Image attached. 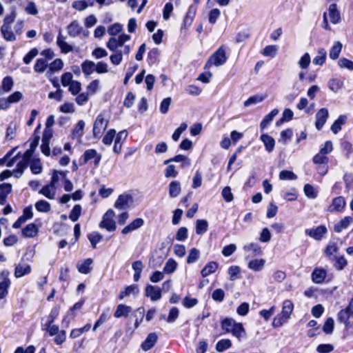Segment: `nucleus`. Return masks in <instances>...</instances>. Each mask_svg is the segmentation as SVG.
<instances>
[{"label": "nucleus", "instance_id": "nucleus-1", "mask_svg": "<svg viewBox=\"0 0 353 353\" xmlns=\"http://www.w3.org/2000/svg\"><path fill=\"white\" fill-rule=\"evenodd\" d=\"M122 26L118 23L111 25L108 28V33L112 37L108 41L106 46L113 52L110 57V60L114 65H119L123 60V55L129 54L131 50L129 45L124 46L125 42L130 40V35L122 34L118 37H115L122 31Z\"/></svg>", "mask_w": 353, "mask_h": 353}, {"label": "nucleus", "instance_id": "nucleus-2", "mask_svg": "<svg viewBox=\"0 0 353 353\" xmlns=\"http://www.w3.org/2000/svg\"><path fill=\"white\" fill-rule=\"evenodd\" d=\"M221 329L224 334L231 333L239 341L245 338L246 332L241 323H237L232 318H225L221 321Z\"/></svg>", "mask_w": 353, "mask_h": 353}, {"label": "nucleus", "instance_id": "nucleus-3", "mask_svg": "<svg viewBox=\"0 0 353 353\" xmlns=\"http://www.w3.org/2000/svg\"><path fill=\"white\" fill-rule=\"evenodd\" d=\"M227 59L228 57L226 56L223 46H221L210 57L205 65V68H209L212 65H222L227 61Z\"/></svg>", "mask_w": 353, "mask_h": 353}, {"label": "nucleus", "instance_id": "nucleus-4", "mask_svg": "<svg viewBox=\"0 0 353 353\" xmlns=\"http://www.w3.org/2000/svg\"><path fill=\"white\" fill-rule=\"evenodd\" d=\"M350 318H353V297L350 300L347 306L340 310L337 314L338 321L343 323L346 329L350 327Z\"/></svg>", "mask_w": 353, "mask_h": 353}, {"label": "nucleus", "instance_id": "nucleus-5", "mask_svg": "<svg viewBox=\"0 0 353 353\" xmlns=\"http://www.w3.org/2000/svg\"><path fill=\"white\" fill-rule=\"evenodd\" d=\"M68 34L70 37L74 38L79 37L81 34L84 37H87L89 34L88 30H83L80 23L77 20L72 21L67 26Z\"/></svg>", "mask_w": 353, "mask_h": 353}, {"label": "nucleus", "instance_id": "nucleus-6", "mask_svg": "<svg viewBox=\"0 0 353 353\" xmlns=\"http://www.w3.org/2000/svg\"><path fill=\"white\" fill-rule=\"evenodd\" d=\"M108 121L105 120L103 114L97 116L93 125V136L95 139H99L103 131L107 128Z\"/></svg>", "mask_w": 353, "mask_h": 353}, {"label": "nucleus", "instance_id": "nucleus-7", "mask_svg": "<svg viewBox=\"0 0 353 353\" xmlns=\"http://www.w3.org/2000/svg\"><path fill=\"white\" fill-rule=\"evenodd\" d=\"M114 216V212L110 209L103 216V219L99 224L102 228L106 229L109 232H112L116 230V223L113 220Z\"/></svg>", "mask_w": 353, "mask_h": 353}, {"label": "nucleus", "instance_id": "nucleus-8", "mask_svg": "<svg viewBox=\"0 0 353 353\" xmlns=\"http://www.w3.org/2000/svg\"><path fill=\"white\" fill-rule=\"evenodd\" d=\"M329 116L328 110L323 108L320 109L316 114L315 126L318 130H320L325 123Z\"/></svg>", "mask_w": 353, "mask_h": 353}, {"label": "nucleus", "instance_id": "nucleus-9", "mask_svg": "<svg viewBox=\"0 0 353 353\" xmlns=\"http://www.w3.org/2000/svg\"><path fill=\"white\" fill-rule=\"evenodd\" d=\"M145 296L151 301H157L161 298V290L159 287L148 285L145 287Z\"/></svg>", "mask_w": 353, "mask_h": 353}, {"label": "nucleus", "instance_id": "nucleus-10", "mask_svg": "<svg viewBox=\"0 0 353 353\" xmlns=\"http://www.w3.org/2000/svg\"><path fill=\"white\" fill-rule=\"evenodd\" d=\"M132 201V197L129 194H121L114 203V208L124 210L128 207L129 203Z\"/></svg>", "mask_w": 353, "mask_h": 353}, {"label": "nucleus", "instance_id": "nucleus-11", "mask_svg": "<svg viewBox=\"0 0 353 353\" xmlns=\"http://www.w3.org/2000/svg\"><path fill=\"white\" fill-rule=\"evenodd\" d=\"M158 340V336L156 333H150L146 337L145 340L141 343V348L144 351H148L152 349L156 344Z\"/></svg>", "mask_w": 353, "mask_h": 353}, {"label": "nucleus", "instance_id": "nucleus-12", "mask_svg": "<svg viewBox=\"0 0 353 353\" xmlns=\"http://www.w3.org/2000/svg\"><path fill=\"white\" fill-rule=\"evenodd\" d=\"M327 232V229L323 225H319L315 229L306 230L305 233L315 240H321L323 236Z\"/></svg>", "mask_w": 353, "mask_h": 353}, {"label": "nucleus", "instance_id": "nucleus-13", "mask_svg": "<svg viewBox=\"0 0 353 353\" xmlns=\"http://www.w3.org/2000/svg\"><path fill=\"white\" fill-rule=\"evenodd\" d=\"M327 276V272L323 268H316L312 273V280L314 283H322Z\"/></svg>", "mask_w": 353, "mask_h": 353}, {"label": "nucleus", "instance_id": "nucleus-14", "mask_svg": "<svg viewBox=\"0 0 353 353\" xmlns=\"http://www.w3.org/2000/svg\"><path fill=\"white\" fill-rule=\"evenodd\" d=\"M144 221L141 218L135 219L132 223L126 225L121 231L123 234H127L143 226Z\"/></svg>", "mask_w": 353, "mask_h": 353}, {"label": "nucleus", "instance_id": "nucleus-15", "mask_svg": "<svg viewBox=\"0 0 353 353\" xmlns=\"http://www.w3.org/2000/svg\"><path fill=\"white\" fill-rule=\"evenodd\" d=\"M144 221L141 218L135 219L132 223L126 225L121 231L123 234H127L143 226Z\"/></svg>", "mask_w": 353, "mask_h": 353}, {"label": "nucleus", "instance_id": "nucleus-16", "mask_svg": "<svg viewBox=\"0 0 353 353\" xmlns=\"http://www.w3.org/2000/svg\"><path fill=\"white\" fill-rule=\"evenodd\" d=\"M144 221L141 218L135 219L132 223L126 225L121 231L123 234H127L143 226Z\"/></svg>", "mask_w": 353, "mask_h": 353}, {"label": "nucleus", "instance_id": "nucleus-17", "mask_svg": "<svg viewBox=\"0 0 353 353\" xmlns=\"http://www.w3.org/2000/svg\"><path fill=\"white\" fill-rule=\"evenodd\" d=\"M345 200L343 196H337L332 201V205L329 207L330 212H341L345 206Z\"/></svg>", "mask_w": 353, "mask_h": 353}, {"label": "nucleus", "instance_id": "nucleus-18", "mask_svg": "<svg viewBox=\"0 0 353 353\" xmlns=\"http://www.w3.org/2000/svg\"><path fill=\"white\" fill-rule=\"evenodd\" d=\"M328 14L330 21L334 24H337L341 21V14L337 9L336 3H332L328 8Z\"/></svg>", "mask_w": 353, "mask_h": 353}, {"label": "nucleus", "instance_id": "nucleus-19", "mask_svg": "<svg viewBox=\"0 0 353 353\" xmlns=\"http://www.w3.org/2000/svg\"><path fill=\"white\" fill-rule=\"evenodd\" d=\"M92 263L93 260L90 258L86 259L81 263H78L77 265L78 271L81 274H89L92 269L91 267Z\"/></svg>", "mask_w": 353, "mask_h": 353}, {"label": "nucleus", "instance_id": "nucleus-20", "mask_svg": "<svg viewBox=\"0 0 353 353\" xmlns=\"http://www.w3.org/2000/svg\"><path fill=\"white\" fill-rule=\"evenodd\" d=\"M170 162H181L182 164L181 167L182 168L185 167L190 166L191 164L190 159H188L186 156L183 154H178L173 158H170L164 161V164L167 165Z\"/></svg>", "mask_w": 353, "mask_h": 353}, {"label": "nucleus", "instance_id": "nucleus-21", "mask_svg": "<svg viewBox=\"0 0 353 353\" xmlns=\"http://www.w3.org/2000/svg\"><path fill=\"white\" fill-rule=\"evenodd\" d=\"M37 233L38 228L34 223H29L22 230V235L28 238H32L35 236Z\"/></svg>", "mask_w": 353, "mask_h": 353}, {"label": "nucleus", "instance_id": "nucleus-22", "mask_svg": "<svg viewBox=\"0 0 353 353\" xmlns=\"http://www.w3.org/2000/svg\"><path fill=\"white\" fill-rule=\"evenodd\" d=\"M343 45L340 41H334L333 46L330 50L329 57L332 60H336L339 58L341 52Z\"/></svg>", "mask_w": 353, "mask_h": 353}, {"label": "nucleus", "instance_id": "nucleus-23", "mask_svg": "<svg viewBox=\"0 0 353 353\" xmlns=\"http://www.w3.org/2000/svg\"><path fill=\"white\" fill-rule=\"evenodd\" d=\"M181 191V183L178 181H173L169 184V196L175 198L180 194Z\"/></svg>", "mask_w": 353, "mask_h": 353}, {"label": "nucleus", "instance_id": "nucleus-24", "mask_svg": "<svg viewBox=\"0 0 353 353\" xmlns=\"http://www.w3.org/2000/svg\"><path fill=\"white\" fill-rule=\"evenodd\" d=\"M1 32L3 39L7 41H14L16 40V36L12 32L11 27L6 25H2L1 28Z\"/></svg>", "mask_w": 353, "mask_h": 353}, {"label": "nucleus", "instance_id": "nucleus-25", "mask_svg": "<svg viewBox=\"0 0 353 353\" xmlns=\"http://www.w3.org/2000/svg\"><path fill=\"white\" fill-rule=\"evenodd\" d=\"M347 116L345 115H340L339 118L333 123L331 126V130L334 134H337L342 128V125H344L347 121Z\"/></svg>", "mask_w": 353, "mask_h": 353}, {"label": "nucleus", "instance_id": "nucleus-26", "mask_svg": "<svg viewBox=\"0 0 353 353\" xmlns=\"http://www.w3.org/2000/svg\"><path fill=\"white\" fill-rule=\"evenodd\" d=\"M294 305L290 300H285L283 303L282 311L281 315L288 319L293 311Z\"/></svg>", "mask_w": 353, "mask_h": 353}, {"label": "nucleus", "instance_id": "nucleus-27", "mask_svg": "<svg viewBox=\"0 0 353 353\" xmlns=\"http://www.w3.org/2000/svg\"><path fill=\"white\" fill-rule=\"evenodd\" d=\"M56 192L55 185L50 183L48 185H45L39 191V193L44 195L48 199H52L54 198Z\"/></svg>", "mask_w": 353, "mask_h": 353}, {"label": "nucleus", "instance_id": "nucleus-28", "mask_svg": "<svg viewBox=\"0 0 353 353\" xmlns=\"http://www.w3.org/2000/svg\"><path fill=\"white\" fill-rule=\"evenodd\" d=\"M261 140L263 143L265 150L268 152H271L274 150L275 145V141L272 137L265 134H262L261 136Z\"/></svg>", "mask_w": 353, "mask_h": 353}, {"label": "nucleus", "instance_id": "nucleus-29", "mask_svg": "<svg viewBox=\"0 0 353 353\" xmlns=\"http://www.w3.org/2000/svg\"><path fill=\"white\" fill-rule=\"evenodd\" d=\"M353 221V218L345 216L334 225V230L336 232H341L343 229L347 228Z\"/></svg>", "mask_w": 353, "mask_h": 353}, {"label": "nucleus", "instance_id": "nucleus-30", "mask_svg": "<svg viewBox=\"0 0 353 353\" xmlns=\"http://www.w3.org/2000/svg\"><path fill=\"white\" fill-rule=\"evenodd\" d=\"M218 268V263L215 261L208 263L201 271L203 277H206L215 272Z\"/></svg>", "mask_w": 353, "mask_h": 353}, {"label": "nucleus", "instance_id": "nucleus-31", "mask_svg": "<svg viewBox=\"0 0 353 353\" xmlns=\"http://www.w3.org/2000/svg\"><path fill=\"white\" fill-rule=\"evenodd\" d=\"M131 312V307L130 306L119 304L117 305L116 311L114 312V316L115 318H121L122 316H127Z\"/></svg>", "mask_w": 353, "mask_h": 353}, {"label": "nucleus", "instance_id": "nucleus-32", "mask_svg": "<svg viewBox=\"0 0 353 353\" xmlns=\"http://www.w3.org/2000/svg\"><path fill=\"white\" fill-rule=\"evenodd\" d=\"M279 114L277 109L272 110L268 114H267L260 123L261 130H264L272 121L274 117Z\"/></svg>", "mask_w": 353, "mask_h": 353}, {"label": "nucleus", "instance_id": "nucleus-33", "mask_svg": "<svg viewBox=\"0 0 353 353\" xmlns=\"http://www.w3.org/2000/svg\"><path fill=\"white\" fill-rule=\"evenodd\" d=\"M327 52L321 48L318 50V55L313 59V63L316 65H322L326 60Z\"/></svg>", "mask_w": 353, "mask_h": 353}, {"label": "nucleus", "instance_id": "nucleus-34", "mask_svg": "<svg viewBox=\"0 0 353 353\" xmlns=\"http://www.w3.org/2000/svg\"><path fill=\"white\" fill-rule=\"evenodd\" d=\"M81 68L83 74L88 77L95 71V63L89 60H85L81 64Z\"/></svg>", "mask_w": 353, "mask_h": 353}, {"label": "nucleus", "instance_id": "nucleus-35", "mask_svg": "<svg viewBox=\"0 0 353 353\" xmlns=\"http://www.w3.org/2000/svg\"><path fill=\"white\" fill-rule=\"evenodd\" d=\"M265 263L264 259H253L248 263V268L255 272H259L263 270Z\"/></svg>", "mask_w": 353, "mask_h": 353}, {"label": "nucleus", "instance_id": "nucleus-36", "mask_svg": "<svg viewBox=\"0 0 353 353\" xmlns=\"http://www.w3.org/2000/svg\"><path fill=\"white\" fill-rule=\"evenodd\" d=\"M196 14V8L193 7L192 6H190L188 8V10L183 19V24L184 26H190Z\"/></svg>", "mask_w": 353, "mask_h": 353}, {"label": "nucleus", "instance_id": "nucleus-37", "mask_svg": "<svg viewBox=\"0 0 353 353\" xmlns=\"http://www.w3.org/2000/svg\"><path fill=\"white\" fill-rule=\"evenodd\" d=\"M60 307L59 306L54 307L51 311L50 314L42 319L43 321L45 319H47L46 323L44 324L45 325H49L50 324H52L54 320L57 318L59 314Z\"/></svg>", "mask_w": 353, "mask_h": 353}, {"label": "nucleus", "instance_id": "nucleus-38", "mask_svg": "<svg viewBox=\"0 0 353 353\" xmlns=\"http://www.w3.org/2000/svg\"><path fill=\"white\" fill-rule=\"evenodd\" d=\"M85 127V122L83 120H80L77 123L76 126L72 130V137L73 139L81 138L83 134V129Z\"/></svg>", "mask_w": 353, "mask_h": 353}, {"label": "nucleus", "instance_id": "nucleus-39", "mask_svg": "<svg viewBox=\"0 0 353 353\" xmlns=\"http://www.w3.org/2000/svg\"><path fill=\"white\" fill-rule=\"evenodd\" d=\"M208 228V223L206 220L199 219L196 223V233L201 235L207 232Z\"/></svg>", "mask_w": 353, "mask_h": 353}, {"label": "nucleus", "instance_id": "nucleus-40", "mask_svg": "<svg viewBox=\"0 0 353 353\" xmlns=\"http://www.w3.org/2000/svg\"><path fill=\"white\" fill-rule=\"evenodd\" d=\"M31 268L29 265H26L25 266L18 265L16 266L14 270V276L17 278L21 277L26 274H28L30 272Z\"/></svg>", "mask_w": 353, "mask_h": 353}, {"label": "nucleus", "instance_id": "nucleus-41", "mask_svg": "<svg viewBox=\"0 0 353 353\" xmlns=\"http://www.w3.org/2000/svg\"><path fill=\"white\" fill-rule=\"evenodd\" d=\"M232 346V341L230 339H221L216 345V350L219 352H223Z\"/></svg>", "mask_w": 353, "mask_h": 353}, {"label": "nucleus", "instance_id": "nucleus-42", "mask_svg": "<svg viewBox=\"0 0 353 353\" xmlns=\"http://www.w3.org/2000/svg\"><path fill=\"white\" fill-rule=\"evenodd\" d=\"M159 56V50L157 48H152L150 50L147 56V61L148 64L152 65L157 63Z\"/></svg>", "mask_w": 353, "mask_h": 353}, {"label": "nucleus", "instance_id": "nucleus-43", "mask_svg": "<svg viewBox=\"0 0 353 353\" xmlns=\"http://www.w3.org/2000/svg\"><path fill=\"white\" fill-rule=\"evenodd\" d=\"M10 285V281L8 278L4 279L0 283V299H3L8 294V289Z\"/></svg>", "mask_w": 353, "mask_h": 353}, {"label": "nucleus", "instance_id": "nucleus-44", "mask_svg": "<svg viewBox=\"0 0 353 353\" xmlns=\"http://www.w3.org/2000/svg\"><path fill=\"white\" fill-rule=\"evenodd\" d=\"M177 267V263L172 259H170L166 262L163 268V273L172 274L173 273Z\"/></svg>", "mask_w": 353, "mask_h": 353}, {"label": "nucleus", "instance_id": "nucleus-45", "mask_svg": "<svg viewBox=\"0 0 353 353\" xmlns=\"http://www.w3.org/2000/svg\"><path fill=\"white\" fill-rule=\"evenodd\" d=\"M48 64L45 59H38L34 64V70L37 72H43Z\"/></svg>", "mask_w": 353, "mask_h": 353}, {"label": "nucleus", "instance_id": "nucleus-46", "mask_svg": "<svg viewBox=\"0 0 353 353\" xmlns=\"http://www.w3.org/2000/svg\"><path fill=\"white\" fill-rule=\"evenodd\" d=\"M245 252L252 251L254 255H259L262 253L260 245L256 243H251L243 247Z\"/></svg>", "mask_w": 353, "mask_h": 353}, {"label": "nucleus", "instance_id": "nucleus-47", "mask_svg": "<svg viewBox=\"0 0 353 353\" xmlns=\"http://www.w3.org/2000/svg\"><path fill=\"white\" fill-rule=\"evenodd\" d=\"M304 193L309 199H316L318 196L317 191L315 190L314 188L310 184H305L304 185Z\"/></svg>", "mask_w": 353, "mask_h": 353}, {"label": "nucleus", "instance_id": "nucleus-48", "mask_svg": "<svg viewBox=\"0 0 353 353\" xmlns=\"http://www.w3.org/2000/svg\"><path fill=\"white\" fill-rule=\"evenodd\" d=\"M35 208L41 212H48L50 210V205L44 200H40L35 203Z\"/></svg>", "mask_w": 353, "mask_h": 353}, {"label": "nucleus", "instance_id": "nucleus-49", "mask_svg": "<svg viewBox=\"0 0 353 353\" xmlns=\"http://www.w3.org/2000/svg\"><path fill=\"white\" fill-rule=\"evenodd\" d=\"M200 252L196 248H192L188 254V258H187V263H195L199 258Z\"/></svg>", "mask_w": 353, "mask_h": 353}, {"label": "nucleus", "instance_id": "nucleus-50", "mask_svg": "<svg viewBox=\"0 0 353 353\" xmlns=\"http://www.w3.org/2000/svg\"><path fill=\"white\" fill-rule=\"evenodd\" d=\"M81 213V207L80 205H75L71 210L69 218L73 222L77 221Z\"/></svg>", "mask_w": 353, "mask_h": 353}, {"label": "nucleus", "instance_id": "nucleus-51", "mask_svg": "<svg viewBox=\"0 0 353 353\" xmlns=\"http://www.w3.org/2000/svg\"><path fill=\"white\" fill-rule=\"evenodd\" d=\"M68 172V171L63 172L54 170L52 176L50 183L55 185V184L59 181V179L64 180V179L66 177V174Z\"/></svg>", "mask_w": 353, "mask_h": 353}, {"label": "nucleus", "instance_id": "nucleus-52", "mask_svg": "<svg viewBox=\"0 0 353 353\" xmlns=\"http://www.w3.org/2000/svg\"><path fill=\"white\" fill-rule=\"evenodd\" d=\"M63 67V61L61 59H57L53 61L49 65V71L54 72L61 70Z\"/></svg>", "mask_w": 353, "mask_h": 353}, {"label": "nucleus", "instance_id": "nucleus-53", "mask_svg": "<svg viewBox=\"0 0 353 353\" xmlns=\"http://www.w3.org/2000/svg\"><path fill=\"white\" fill-rule=\"evenodd\" d=\"M102 238V236L97 232H92L88 235V239L93 248H96L97 244L101 241Z\"/></svg>", "mask_w": 353, "mask_h": 353}, {"label": "nucleus", "instance_id": "nucleus-54", "mask_svg": "<svg viewBox=\"0 0 353 353\" xmlns=\"http://www.w3.org/2000/svg\"><path fill=\"white\" fill-rule=\"evenodd\" d=\"M89 5L88 0H78L72 3V8L77 10L82 11L85 10Z\"/></svg>", "mask_w": 353, "mask_h": 353}, {"label": "nucleus", "instance_id": "nucleus-55", "mask_svg": "<svg viewBox=\"0 0 353 353\" xmlns=\"http://www.w3.org/2000/svg\"><path fill=\"white\" fill-rule=\"evenodd\" d=\"M116 135V131L113 129H111L107 132L105 135L103 137L102 139V142L107 145H110L113 141V139Z\"/></svg>", "mask_w": 353, "mask_h": 353}, {"label": "nucleus", "instance_id": "nucleus-56", "mask_svg": "<svg viewBox=\"0 0 353 353\" xmlns=\"http://www.w3.org/2000/svg\"><path fill=\"white\" fill-rule=\"evenodd\" d=\"M334 322L332 318H327L323 325V330L327 334H332L334 330Z\"/></svg>", "mask_w": 353, "mask_h": 353}, {"label": "nucleus", "instance_id": "nucleus-57", "mask_svg": "<svg viewBox=\"0 0 353 353\" xmlns=\"http://www.w3.org/2000/svg\"><path fill=\"white\" fill-rule=\"evenodd\" d=\"M27 165H28L26 163H23L22 161L19 162L17 164L16 168L12 172V174L14 176V177H16V178L21 177V176L23 173V171L26 169V168L27 167Z\"/></svg>", "mask_w": 353, "mask_h": 353}, {"label": "nucleus", "instance_id": "nucleus-58", "mask_svg": "<svg viewBox=\"0 0 353 353\" xmlns=\"http://www.w3.org/2000/svg\"><path fill=\"white\" fill-rule=\"evenodd\" d=\"M279 179L281 180H295L297 179V176L289 170H282L279 174Z\"/></svg>", "mask_w": 353, "mask_h": 353}, {"label": "nucleus", "instance_id": "nucleus-59", "mask_svg": "<svg viewBox=\"0 0 353 353\" xmlns=\"http://www.w3.org/2000/svg\"><path fill=\"white\" fill-rule=\"evenodd\" d=\"M68 86V90L72 95L78 94L81 90V84L78 81H73Z\"/></svg>", "mask_w": 353, "mask_h": 353}, {"label": "nucleus", "instance_id": "nucleus-60", "mask_svg": "<svg viewBox=\"0 0 353 353\" xmlns=\"http://www.w3.org/2000/svg\"><path fill=\"white\" fill-rule=\"evenodd\" d=\"M338 65L341 68H347L349 70H353V61L346 58H341L338 61Z\"/></svg>", "mask_w": 353, "mask_h": 353}, {"label": "nucleus", "instance_id": "nucleus-61", "mask_svg": "<svg viewBox=\"0 0 353 353\" xmlns=\"http://www.w3.org/2000/svg\"><path fill=\"white\" fill-rule=\"evenodd\" d=\"M312 161L313 163L316 165H325L327 164L328 163V157L319 152L313 157Z\"/></svg>", "mask_w": 353, "mask_h": 353}, {"label": "nucleus", "instance_id": "nucleus-62", "mask_svg": "<svg viewBox=\"0 0 353 353\" xmlns=\"http://www.w3.org/2000/svg\"><path fill=\"white\" fill-rule=\"evenodd\" d=\"M264 99V97L260 95H254L252 97H250L248 99H247L244 102V106L248 107L253 104H256L258 103H260L263 101Z\"/></svg>", "mask_w": 353, "mask_h": 353}, {"label": "nucleus", "instance_id": "nucleus-63", "mask_svg": "<svg viewBox=\"0 0 353 353\" xmlns=\"http://www.w3.org/2000/svg\"><path fill=\"white\" fill-rule=\"evenodd\" d=\"M221 12L218 8H214L210 10L208 17L209 23L211 24H214L216 22V20L220 17Z\"/></svg>", "mask_w": 353, "mask_h": 353}, {"label": "nucleus", "instance_id": "nucleus-64", "mask_svg": "<svg viewBox=\"0 0 353 353\" xmlns=\"http://www.w3.org/2000/svg\"><path fill=\"white\" fill-rule=\"evenodd\" d=\"M72 74L71 72H67L62 74L61 77V82L63 86H68L72 81Z\"/></svg>", "mask_w": 353, "mask_h": 353}]
</instances>
